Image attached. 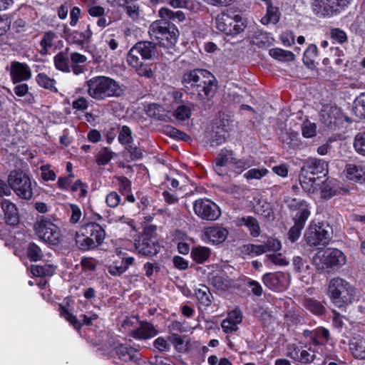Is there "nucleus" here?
Masks as SVG:
<instances>
[{
    "mask_svg": "<svg viewBox=\"0 0 365 365\" xmlns=\"http://www.w3.org/2000/svg\"><path fill=\"white\" fill-rule=\"evenodd\" d=\"M235 157L233 152L230 150L222 149L217 155L215 161L227 166L230 163H233Z\"/></svg>",
    "mask_w": 365,
    "mask_h": 365,
    "instance_id": "obj_49",
    "label": "nucleus"
},
{
    "mask_svg": "<svg viewBox=\"0 0 365 365\" xmlns=\"http://www.w3.org/2000/svg\"><path fill=\"white\" fill-rule=\"evenodd\" d=\"M9 73L14 83L26 81L31 78V70L25 63L14 61L11 63Z\"/></svg>",
    "mask_w": 365,
    "mask_h": 365,
    "instance_id": "obj_17",
    "label": "nucleus"
},
{
    "mask_svg": "<svg viewBox=\"0 0 365 365\" xmlns=\"http://www.w3.org/2000/svg\"><path fill=\"white\" fill-rule=\"evenodd\" d=\"M81 232L85 233L86 236L93 239V242L100 245L103 243L106 232L102 225L96 222H88L83 225L81 228Z\"/></svg>",
    "mask_w": 365,
    "mask_h": 365,
    "instance_id": "obj_22",
    "label": "nucleus"
},
{
    "mask_svg": "<svg viewBox=\"0 0 365 365\" xmlns=\"http://www.w3.org/2000/svg\"><path fill=\"white\" fill-rule=\"evenodd\" d=\"M134 261L135 259L133 257H123L120 261H114L108 266V272L114 277L120 276L133 264Z\"/></svg>",
    "mask_w": 365,
    "mask_h": 365,
    "instance_id": "obj_27",
    "label": "nucleus"
},
{
    "mask_svg": "<svg viewBox=\"0 0 365 365\" xmlns=\"http://www.w3.org/2000/svg\"><path fill=\"white\" fill-rule=\"evenodd\" d=\"M264 263L267 265L287 266L289 261L282 254H270L265 256Z\"/></svg>",
    "mask_w": 365,
    "mask_h": 365,
    "instance_id": "obj_43",
    "label": "nucleus"
},
{
    "mask_svg": "<svg viewBox=\"0 0 365 365\" xmlns=\"http://www.w3.org/2000/svg\"><path fill=\"white\" fill-rule=\"evenodd\" d=\"M159 16L165 20L168 19L169 20L176 21L182 22L185 19V14L181 11H173L167 8H161L159 10Z\"/></svg>",
    "mask_w": 365,
    "mask_h": 365,
    "instance_id": "obj_39",
    "label": "nucleus"
},
{
    "mask_svg": "<svg viewBox=\"0 0 365 365\" xmlns=\"http://www.w3.org/2000/svg\"><path fill=\"white\" fill-rule=\"evenodd\" d=\"M268 173V170L265 168L257 169L252 168L245 173L244 176L247 180H260Z\"/></svg>",
    "mask_w": 365,
    "mask_h": 365,
    "instance_id": "obj_53",
    "label": "nucleus"
},
{
    "mask_svg": "<svg viewBox=\"0 0 365 365\" xmlns=\"http://www.w3.org/2000/svg\"><path fill=\"white\" fill-rule=\"evenodd\" d=\"M26 254L28 258L33 262L41 260L43 257L41 249L34 242L28 245Z\"/></svg>",
    "mask_w": 365,
    "mask_h": 365,
    "instance_id": "obj_44",
    "label": "nucleus"
},
{
    "mask_svg": "<svg viewBox=\"0 0 365 365\" xmlns=\"http://www.w3.org/2000/svg\"><path fill=\"white\" fill-rule=\"evenodd\" d=\"M131 66L135 68L137 73L140 76H144L149 78L153 76L151 66L149 64L143 63L140 59H138V65Z\"/></svg>",
    "mask_w": 365,
    "mask_h": 365,
    "instance_id": "obj_50",
    "label": "nucleus"
},
{
    "mask_svg": "<svg viewBox=\"0 0 365 365\" xmlns=\"http://www.w3.org/2000/svg\"><path fill=\"white\" fill-rule=\"evenodd\" d=\"M267 14L262 17L261 22L262 24L267 25L270 23L276 24L279 21L280 12L277 6H274L272 0H267Z\"/></svg>",
    "mask_w": 365,
    "mask_h": 365,
    "instance_id": "obj_31",
    "label": "nucleus"
},
{
    "mask_svg": "<svg viewBox=\"0 0 365 365\" xmlns=\"http://www.w3.org/2000/svg\"><path fill=\"white\" fill-rule=\"evenodd\" d=\"M85 86L90 97L96 101H105L110 98L123 96L125 86L110 77L98 76L88 80Z\"/></svg>",
    "mask_w": 365,
    "mask_h": 365,
    "instance_id": "obj_2",
    "label": "nucleus"
},
{
    "mask_svg": "<svg viewBox=\"0 0 365 365\" xmlns=\"http://www.w3.org/2000/svg\"><path fill=\"white\" fill-rule=\"evenodd\" d=\"M49 165H43L41 167V178L45 181L54 180L56 175L53 170L49 169Z\"/></svg>",
    "mask_w": 365,
    "mask_h": 365,
    "instance_id": "obj_63",
    "label": "nucleus"
},
{
    "mask_svg": "<svg viewBox=\"0 0 365 365\" xmlns=\"http://www.w3.org/2000/svg\"><path fill=\"white\" fill-rule=\"evenodd\" d=\"M181 82L185 93L202 101L212 98L217 88L215 77L205 69L186 71L182 76Z\"/></svg>",
    "mask_w": 365,
    "mask_h": 365,
    "instance_id": "obj_1",
    "label": "nucleus"
},
{
    "mask_svg": "<svg viewBox=\"0 0 365 365\" xmlns=\"http://www.w3.org/2000/svg\"><path fill=\"white\" fill-rule=\"evenodd\" d=\"M346 177L349 180L355 182L365 180V172L360 165L355 164H347L346 166Z\"/></svg>",
    "mask_w": 365,
    "mask_h": 365,
    "instance_id": "obj_32",
    "label": "nucleus"
},
{
    "mask_svg": "<svg viewBox=\"0 0 365 365\" xmlns=\"http://www.w3.org/2000/svg\"><path fill=\"white\" fill-rule=\"evenodd\" d=\"M211 251L208 247L197 246L191 250L192 259L198 264L205 262L210 257Z\"/></svg>",
    "mask_w": 365,
    "mask_h": 365,
    "instance_id": "obj_34",
    "label": "nucleus"
},
{
    "mask_svg": "<svg viewBox=\"0 0 365 365\" xmlns=\"http://www.w3.org/2000/svg\"><path fill=\"white\" fill-rule=\"evenodd\" d=\"M351 0H314L312 9L319 17L330 16L336 14L339 9H344L350 4Z\"/></svg>",
    "mask_w": 365,
    "mask_h": 365,
    "instance_id": "obj_13",
    "label": "nucleus"
},
{
    "mask_svg": "<svg viewBox=\"0 0 365 365\" xmlns=\"http://www.w3.org/2000/svg\"><path fill=\"white\" fill-rule=\"evenodd\" d=\"M317 47L315 44L309 45L304 53V63L308 66L314 65L315 58L317 56Z\"/></svg>",
    "mask_w": 365,
    "mask_h": 365,
    "instance_id": "obj_47",
    "label": "nucleus"
},
{
    "mask_svg": "<svg viewBox=\"0 0 365 365\" xmlns=\"http://www.w3.org/2000/svg\"><path fill=\"white\" fill-rule=\"evenodd\" d=\"M263 246H264L265 252H272V251L277 252V251H279L282 247L281 242L278 240L273 239V238H269L263 244Z\"/></svg>",
    "mask_w": 365,
    "mask_h": 365,
    "instance_id": "obj_59",
    "label": "nucleus"
},
{
    "mask_svg": "<svg viewBox=\"0 0 365 365\" xmlns=\"http://www.w3.org/2000/svg\"><path fill=\"white\" fill-rule=\"evenodd\" d=\"M336 194V190L329 183H325L321 190V196L324 199H329Z\"/></svg>",
    "mask_w": 365,
    "mask_h": 365,
    "instance_id": "obj_64",
    "label": "nucleus"
},
{
    "mask_svg": "<svg viewBox=\"0 0 365 365\" xmlns=\"http://www.w3.org/2000/svg\"><path fill=\"white\" fill-rule=\"evenodd\" d=\"M76 244L81 250H88L98 246L97 243L93 242V238H90L88 236H86L85 233L82 232L81 234L76 233Z\"/></svg>",
    "mask_w": 365,
    "mask_h": 365,
    "instance_id": "obj_35",
    "label": "nucleus"
},
{
    "mask_svg": "<svg viewBox=\"0 0 365 365\" xmlns=\"http://www.w3.org/2000/svg\"><path fill=\"white\" fill-rule=\"evenodd\" d=\"M208 281L209 284L216 290L222 292L231 288L234 282L225 273L222 272L211 273Z\"/></svg>",
    "mask_w": 365,
    "mask_h": 365,
    "instance_id": "obj_23",
    "label": "nucleus"
},
{
    "mask_svg": "<svg viewBox=\"0 0 365 365\" xmlns=\"http://www.w3.org/2000/svg\"><path fill=\"white\" fill-rule=\"evenodd\" d=\"M279 139L284 147L287 149L295 150L301 145L299 133L292 130L282 132Z\"/></svg>",
    "mask_w": 365,
    "mask_h": 365,
    "instance_id": "obj_26",
    "label": "nucleus"
},
{
    "mask_svg": "<svg viewBox=\"0 0 365 365\" xmlns=\"http://www.w3.org/2000/svg\"><path fill=\"white\" fill-rule=\"evenodd\" d=\"M118 140L123 145H129L133 142L132 131L128 126L123 125L120 128L118 135Z\"/></svg>",
    "mask_w": 365,
    "mask_h": 365,
    "instance_id": "obj_51",
    "label": "nucleus"
},
{
    "mask_svg": "<svg viewBox=\"0 0 365 365\" xmlns=\"http://www.w3.org/2000/svg\"><path fill=\"white\" fill-rule=\"evenodd\" d=\"M1 209L4 213L6 222L10 225H16L19 222V215L15 204L9 200L1 202Z\"/></svg>",
    "mask_w": 365,
    "mask_h": 365,
    "instance_id": "obj_25",
    "label": "nucleus"
},
{
    "mask_svg": "<svg viewBox=\"0 0 365 365\" xmlns=\"http://www.w3.org/2000/svg\"><path fill=\"white\" fill-rule=\"evenodd\" d=\"M354 148L357 153L365 156V131L359 132L355 135Z\"/></svg>",
    "mask_w": 365,
    "mask_h": 365,
    "instance_id": "obj_48",
    "label": "nucleus"
},
{
    "mask_svg": "<svg viewBox=\"0 0 365 365\" xmlns=\"http://www.w3.org/2000/svg\"><path fill=\"white\" fill-rule=\"evenodd\" d=\"M317 125L308 120L303 122L302 125V133L304 138H309L315 136Z\"/></svg>",
    "mask_w": 365,
    "mask_h": 365,
    "instance_id": "obj_52",
    "label": "nucleus"
},
{
    "mask_svg": "<svg viewBox=\"0 0 365 365\" xmlns=\"http://www.w3.org/2000/svg\"><path fill=\"white\" fill-rule=\"evenodd\" d=\"M269 53L271 57L280 61H292L294 60V54L292 51L279 48L270 49Z\"/></svg>",
    "mask_w": 365,
    "mask_h": 365,
    "instance_id": "obj_38",
    "label": "nucleus"
},
{
    "mask_svg": "<svg viewBox=\"0 0 365 365\" xmlns=\"http://www.w3.org/2000/svg\"><path fill=\"white\" fill-rule=\"evenodd\" d=\"M121 202V197L118 193L115 191L110 192L106 198V202L110 207H116Z\"/></svg>",
    "mask_w": 365,
    "mask_h": 365,
    "instance_id": "obj_58",
    "label": "nucleus"
},
{
    "mask_svg": "<svg viewBox=\"0 0 365 365\" xmlns=\"http://www.w3.org/2000/svg\"><path fill=\"white\" fill-rule=\"evenodd\" d=\"M317 269L322 272L327 268H338L346 263L344 254L338 249L327 250L314 257Z\"/></svg>",
    "mask_w": 365,
    "mask_h": 365,
    "instance_id": "obj_11",
    "label": "nucleus"
},
{
    "mask_svg": "<svg viewBox=\"0 0 365 365\" xmlns=\"http://www.w3.org/2000/svg\"><path fill=\"white\" fill-rule=\"evenodd\" d=\"M36 80L41 87L50 90L54 93L58 92V89L55 86L56 81L53 78L48 77L46 74L43 73H38L36 77Z\"/></svg>",
    "mask_w": 365,
    "mask_h": 365,
    "instance_id": "obj_37",
    "label": "nucleus"
},
{
    "mask_svg": "<svg viewBox=\"0 0 365 365\" xmlns=\"http://www.w3.org/2000/svg\"><path fill=\"white\" fill-rule=\"evenodd\" d=\"M286 202L290 209H299L294 218V223L304 227L311 213L308 205L305 201L297 200L295 198L287 200Z\"/></svg>",
    "mask_w": 365,
    "mask_h": 365,
    "instance_id": "obj_19",
    "label": "nucleus"
},
{
    "mask_svg": "<svg viewBox=\"0 0 365 365\" xmlns=\"http://www.w3.org/2000/svg\"><path fill=\"white\" fill-rule=\"evenodd\" d=\"M53 61L58 70L66 73L70 72L69 57L66 51L57 53L53 58Z\"/></svg>",
    "mask_w": 365,
    "mask_h": 365,
    "instance_id": "obj_36",
    "label": "nucleus"
},
{
    "mask_svg": "<svg viewBox=\"0 0 365 365\" xmlns=\"http://www.w3.org/2000/svg\"><path fill=\"white\" fill-rule=\"evenodd\" d=\"M126 14L133 21H137L140 16V7L138 4H133L126 6Z\"/></svg>",
    "mask_w": 365,
    "mask_h": 365,
    "instance_id": "obj_61",
    "label": "nucleus"
},
{
    "mask_svg": "<svg viewBox=\"0 0 365 365\" xmlns=\"http://www.w3.org/2000/svg\"><path fill=\"white\" fill-rule=\"evenodd\" d=\"M118 183H119V191L123 195H127L130 193L131 191V182L130 180L125 177L120 176L117 178Z\"/></svg>",
    "mask_w": 365,
    "mask_h": 365,
    "instance_id": "obj_56",
    "label": "nucleus"
},
{
    "mask_svg": "<svg viewBox=\"0 0 365 365\" xmlns=\"http://www.w3.org/2000/svg\"><path fill=\"white\" fill-rule=\"evenodd\" d=\"M148 33L152 39L156 40L160 46L170 48V55L173 54L179 36V31L175 24L163 19L157 20L150 24Z\"/></svg>",
    "mask_w": 365,
    "mask_h": 365,
    "instance_id": "obj_4",
    "label": "nucleus"
},
{
    "mask_svg": "<svg viewBox=\"0 0 365 365\" xmlns=\"http://www.w3.org/2000/svg\"><path fill=\"white\" fill-rule=\"evenodd\" d=\"M142 59L154 60L158 56V50L155 43L149 41H142L136 43L129 51L127 56V62L130 66L138 65V55Z\"/></svg>",
    "mask_w": 365,
    "mask_h": 365,
    "instance_id": "obj_7",
    "label": "nucleus"
},
{
    "mask_svg": "<svg viewBox=\"0 0 365 365\" xmlns=\"http://www.w3.org/2000/svg\"><path fill=\"white\" fill-rule=\"evenodd\" d=\"M70 209H71V217H70V222L71 224H76L79 222L82 213L80 207L75 205V204H71L70 205Z\"/></svg>",
    "mask_w": 365,
    "mask_h": 365,
    "instance_id": "obj_62",
    "label": "nucleus"
},
{
    "mask_svg": "<svg viewBox=\"0 0 365 365\" xmlns=\"http://www.w3.org/2000/svg\"><path fill=\"white\" fill-rule=\"evenodd\" d=\"M330 337L329 331L324 327H319L314 331L313 341L315 344H324Z\"/></svg>",
    "mask_w": 365,
    "mask_h": 365,
    "instance_id": "obj_45",
    "label": "nucleus"
},
{
    "mask_svg": "<svg viewBox=\"0 0 365 365\" xmlns=\"http://www.w3.org/2000/svg\"><path fill=\"white\" fill-rule=\"evenodd\" d=\"M228 230L222 226H211L204 229L205 240L212 244H220L225 241L228 236Z\"/></svg>",
    "mask_w": 365,
    "mask_h": 365,
    "instance_id": "obj_21",
    "label": "nucleus"
},
{
    "mask_svg": "<svg viewBox=\"0 0 365 365\" xmlns=\"http://www.w3.org/2000/svg\"><path fill=\"white\" fill-rule=\"evenodd\" d=\"M11 188L21 198L29 200L33 196L31 182L29 177L21 170H12L8 177Z\"/></svg>",
    "mask_w": 365,
    "mask_h": 365,
    "instance_id": "obj_9",
    "label": "nucleus"
},
{
    "mask_svg": "<svg viewBox=\"0 0 365 365\" xmlns=\"http://www.w3.org/2000/svg\"><path fill=\"white\" fill-rule=\"evenodd\" d=\"M349 349L354 358L365 359V338L356 335L349 341Z\"/></svg>",
    "mask_w": 365,
    "mask_h": 365,
    "instance_id": "obj_28",
    "label": "nucleus"
},
{
    "mask_svg": "<svg viewBox=\"0 0 365 365\" xmlns=\"http://www.w3.org/2000/svg\"><path fill=\"white\" fill-rule=\"evenodd\" d=\"M56 38V34L51 31L45 32L41 41L40 46L41 49V54L44 55L48 53V50L53 46V41Z\"/></svg>",
    "mask_w": 365,
    "mask_h": 365,
    "instance_id": "obj_41",
    "label": "nucleus"
},
{
    "mask_svg": "<svg viewBox=\"0 0 365 365\" xmlns=\"http://www.w3.org/2000/svg\"><path fill=\"white\" fill-rule=\"evenodd\" d=\"M158 331L153 324L146 321H140L138 327L131 330L129 335L138 340H145L155 336Z\"/></svg>",
    "mask_w": 365,
    "mask_h": 365,
    "instance_id": "obj_20",
    "label": "nucleus"
},
{
    "mask_svg": "<svg viewBox=\"0 0 365 365\" xmlns=\"http://www.w3.org/2000/svg\"><path fill=\"white\" fill-rule=\"evenodd\" d=\"M135 247L138 252L143 256L153 257L156 255L160 250L155 234V228L148 227L143 233L135 241Z\"/></svg>",
    "mask_w": 365,
    "mask_h": 365,
    "instance_id": "obj_8",
    "label": "nucleus"
},
{
    "mask_svg": "<svg viewBox=\"0 0 365 365\" xmlns=\"http://www.w3.org/2000/svg\"><path fill=\"white\" fill-rule=\"evenodd\" d=\"M37 235L45 242L57 245L61 241V231L58 226L53 224L50 219L42 217L34 225Z\"/></svg>",
    "mask_w": 365,
    "mask_h": 365,
    "instance_id": "obj_12",
    "label": "nucleus"
},
{
    "mask_svg": "<svg viewBox=\"0 0 365 365\" xmlns=\"http://www.w3.org/2000/svg\"><path fill=\"white\" fill-rule=\"evenodd\" d=\"M331 237V228L324 223L310 224L305 232L304 239L309 246H325Z\"/></svg>",
    "mask_w": 365,
    "mask_h": 365,
    "instance_id": "obj_10",
    "label": "nucleus"
},
{
    "mask_svg": "<svg viewBox=\"0 0 365 365\" xmlns=\"http://www.w3.org/2000/svg\"><path fill=\"white\" fill-rule=\"evenodd\" d=\"M238 226H245L250 231V234L253 237H257L260 235L261 229L258 220L252 216H246L238 218L237 220Z\"/></svg>",
    "mask_w": 365,
    "mask_h": 365,
    "instance_id": "obj_29",
    "label": "nucleus"
},
{
    "mask_svg": "<svg viewBox=\"0 0 365 365\" xmlns=\"http://www.w3.org/2000/svg\"><path fill=\"white\" fill-rule=\"evenodd\" d=\"M32 274L36 277L51 276L55 272V267L52 264L32 265L31 267Z\"/></svg>",
    "mask_w": 365,
    "mask_h": 365,
    "instance_id": "obj_40",
    "label": "nucleus"
},
{
    "mask_svg": "<svg viewBox=\"0 0 365 365\" xmlns=\"http://www.w3.org/2000/svg\"><path fill=\"white\" fill-rule=\"evenodd\" d=\"M264 284L274 292H282L289 286V277L284 272L266 273L262 277Z\"/></svg>",
    "mask_w": 365,
    "mask_h": 365,
    "instance_id": "obj_15",
    "label": "nucleus"
},
{
    "mask_svg": "<svg viewBox=\"0 0 365 365\" xmlns=\"http://www.w3.org/2000/svg\"><path fill=\"white\" fill-rule=\"evenodd\" d=\"M327 174L328 165L325 161L317 158H308L301 168L299 181L304 191L314 192L317 185L320 184L317 181L325 178Z\"/></svg>",
    "mask_w": 365,
    "mask_h": 365,
    "instance_id": "obj_3",
    "label": "nucleus"
},
{
    "mask_svg": "<svg viewBox=\"0 0 365 365\" xmlns=\"http://www.w3.org/2000/svg\"><path fill=\"white\" fill-rule=\"evenodd\" d=\"M257 213L266 219L274 218V212L271 205L267 202H263L262 204L259 202V206L257 207Z\"/></svg>",
    "mask_w": 365,
    "mask_h": 365,
    "instance_id": "obj_54",
    "label": "nucleus"
},
{
    "mask_svg": "<svg viewBox=\"0 0 365 365\" xmlns=\"http://www.w3.org/2000/svg\"><path fill=\"white\" fill-rule=\"evenodd\" d=\"M353 111L360 118H365V93H361L354 101Z\"/></svg>",
    "mask_w": 365,
    "mask_h": 365,
    "instance_id": "obj_42",
    "label": "nucleus"
},
{
    "mask_svg": "<svg viewBox=\"0 0 365 365\" xmlns=\"http://www.w3.org/2000/svg\"><path fill=\"white\" fill-rule=\"evenodd\" d=\"M115 351L119 359L124 362L132 361L135 364H140L141 354L133 346L124 344H118L115 345Z\"/></svg>",
    "mask_w": 365,
    "mask_h": 365,
    "instance_id": "obj_18",
    "label": "nucleus"
},
{
    "mask_svg": "<svg viewBox=\"0 0 365 365\" xmlns=\"http://www.w3.org/2000/svg\"><path fill=\"white\" fill-rule=\"evenodd\" d=\"M193 209L195 215L204 220L214 221L221 215L219 207L206 198L195 200Z\"/></svg>",
    "mask_w": 365,
    "mask_h": 365,
    "instance_id": "obj_14",
    "label": "nucleus"
},
{
    "mask_svg": "<svg viewBox=\"0 0 365 365\" xmlns=\"http://www.w3.org/2000/svg\"><path fill=\"white\" fill-rule=\"evenodd\" d=\"M195 292L196 297L201 304L205 307H208L211 304L213 297L207 286L199 284Z\"/></svg>",
    "mask_w": 365,
    "mask_h": 365,
    "instance_id": "obj_33",
    "label": "nucleus"
},
{
    "mask_svg": "<svg viewBox=\"0 0 365 365\" xmlns=\"http://www.w3.org/2000/svg\"><path fill=\"white\" fill-rule=\"evenodd\" d=\"M175 117L180 120L188 119L191 115V109L189 106L185 105L180 106L175 110Z\"/></svg>",
    "mask_w": 365,
    "mask_h": 365,
    "instance_id": "obj_55",
    "label": "nucleus"
},
{
    "mask_svg": "<svg viewBox=\"0 0 365 365\" xmlns=\"http://www.w3.org/2000/svg\"><path fill=\"white\" fill-rule=\"evenodd\" d=\"M330 35L332 39L336 41L339 43H344L347 41L346 34L341 29H331L330 31Z\"/></svg>",
    "mask_w": 365,
    "mask_h": 365,
    "instance_id": "obj_57",
    "label": "nucleus"
},
{
    "mask_svg": "<svg viewBox=\"0 0 365 365\" xmlns=\"http://www.w3.org/2000/svg\"><path fill=\"white\" fill-rule=\"evenodd\" d=\"M328 295L334 306L342 308L355 299L356 289L346 280L334 277L329 282Z\"/></svg>",
    "mask_w": 365,
    "mask_h": 365,
    "instance_id": "obj_5",
    "label": "nucleus"
},
{
    "mask_svg": "<svg viewBox=\"0 0 365 365\" xmlns=\"http://www.w3.org/2000/svg\"><path fill=\"white\" fill-rule=\"evenodd\" d=\"M64 33L66 34V39L69 43L76 44L81 47H84L85 44L89 43L93 36L90 24H87L86 29L83 31L78 30L70 31L65 27Z\"/></svg>",
    "mask_w": 365,
    "mask_h": 365,
    "instance_id": "obj_16",
    "label": "nucleus"
},
{
    "mask_svg": "<svg viewBox=\"0 0 365 365\" xmlns=\"http://www.w3.org/2000/svg\"><path fill=\"white\" fill-rule=\"evenodd\" d=\"M114 153L108 148L104 147L100 150L96 155V163L99 165H105L108 164L113 158Z\"/></svg>",
    "mask_w": 365,
    "mask_h": 365,
    "instance_id": "obj_46",
    "label": "nucleus"
},
{
    "mask_svg": "<svg viewBox=\"0 0 365 365\" xmlns=\"http://www.w3.org/2000/svg\"><path fill=\"white\" fill-rule=\"evenodd\" d=\"M302 305L307 311L318 317L323 316L327 312L322 302L312 297H305Z\"/></svg>",
    "mask_w": 365,
    "mask_h": 365,
    "instance_id": "obj_30",
    "label": "nucleus"
},
{
    "mask_svg": "<svg viewBox=\"0 0 365 365\" xmlns=\"http://www.w3.org/2000/svg\"><path fill=\"white\" fill-rule=\"evenodd\" d=\"M217 28L220 31L230 36H236L247 26V21L239 14L230 15L229 12H222L216 18Z\"/></svg>",
    "mask_w": 365,
    "mask_h": 365,
    "instance_id": "obj_6",
    "label": "nucleus"
},
{
    "mask_svg": "<svg viewBox=\"0 0 365 365\" xmlns=\"http://www.w3.org/2000/svg\"><path fill=\"white\" fill-rule=\"evenodd\" d=\"M58 311L62 317H63L66 321H68L73 327L76 329H80L82 325L89 326L91 324L92 322L89 319V316L87 314H81L80 318L82 319L83 322H81L80 319H78L76 316L71 314L69 310L66 308L64 306L59 305Z\"/></svg>",
    "mask_w": 365,
    "mask_h": 365,
    "instance_id": "obj_24",
    "label": "nucleus"
},
{
    "mask_svg": "<svg viewBox=\"0 0 365 365\" xmlns=\"http://www.w3.org/2000/svg\"><path fill=\"white\" fill-rule=\"evenodd\" d=\"M231 123H232V120H230L229 116L227 115H224V114L222 115H220L219 120L217 123V128L219 129H221L222 132L227 133H228V131L230 129Z\"/></svg>",
    "mask_w": 365,
    "mask_h": 365,
    "instance_id": "obj_60",
    "label": "nucleus"
}]
</instances>
